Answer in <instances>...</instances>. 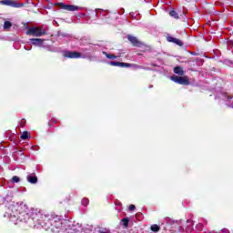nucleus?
Segmentation results:
<instances>
[{
    "mask_svg": "<svg viewBox=\"0 0 233 233\" xmlns=\"http://www.w3.org/2000/svg\"><path fill=\"white\" fill-rule=\"evenodd\" d=\"M46 31L42 27H31L27 30V35H35V37H41V35H45Z\"/></svg>",
    "mask_w": 233,
    "mask_h": 233,
    "instance_id": "f257e3e1",
    "label": "nucleus"
},
{
    "mask_svg": "<svg viewBox=\"0 0 233 233\" xmlns=\"http://www.w3.org/2000/svg\"><path fill=\"white\" fill-rule=\"evenodd\" d=\"M171 81H174V83H178V85H190V82L188 81V77L187 76H170Z\"/></svg>",
    "mask_w": 233,
    "mask_h": 233,
    "instance_id": "f03ea898",
    "label": "nucleus"
},
{
    "mask_svg": "<svg viewBox=\"0 0 233 233\" xmlns=\"http://www.w3.org/2000/svg\"><path fill=\"white\" fill-rule=\"evenodd\" d=\"M58 6H60V8H63V10H67L68 12H76V10H79V8L76 5H68L63 3L58 4Z\"/></svg>",
    "mask_w": 233,
    "mask_h": 233,
    "instance_id": "7ed1b4c3",
    "label": "nucleus"
},
{
    "mask_svg": "<svg viewBox=\"0 0 233 233\" xmlns=\"http://www.w3.org/2000/svg\"><path fill=\"white\" fill-rule=\"evenodd\" d=\"M0 5H5V6H14L15 8H19L22 5L15 4L12 0H1Z\"/></svg>",
    "mask_w": 233,
    "mask_h": 233,
    "instance_id": "20e7f679",
    "label": "nucleus"
},
{
    "mask_svg": "<svg viewBox=\"0 0 233 233\" xmlns=\"http://www.w3.org/2000/svg\"><path fill=\"white\" fill-rule=\"evenodd\" d=\"M65 57H69L70 59H77L79 57H81V54L77 53V52H66L64 54Z\"/></svg>",
    "mask_w": 233,
    "mask_h": 233,
    "instance_id": "39448f33",
    "label": "nucleus"
},
{
    "mask_svg": "<svg viewBox=\"0 0 233 233\" xmlns=\"http://www.w3.org/2000/svg\"><path fill=\"white\" fill-rule=\"evenodd\" d=\"M127 39L128 41H130V43H132V45H134V46H139V45H141V43L139 42V40H137L136 36L128 35Z\"/></svg>",
    "mask_w": 233,
    "mask_h": 233,
    "instance_id": "423d86ee",
    "label": "nucleus"
},
{
    "mask_svg": "<svg viewBox=\"0 0 233 233\" xmlns=\"http://www.w3.org/2000/svg\"><path fill=\"white\" fill-rule=\"evenodd\" d=\"M167 41L169 43H175V45H178V46H183V42L177 38L167 36Z\"/></svg>",
    "mask_w": 233,
    "mask_h": 233,
    "instance_id": "0eeeda50",
    "label": "nucleus"
},
{
    "mask_svg": "<svg viewBox=\"0 0 233 233\" xmlns=\"http://www.w3.org/2000/svg\"><path fill=\"white\" fill-rule=\"evenodd\" d=\"M167 41L169 43H175V45H178V46H183V42L177 38L167 36Z\"/></svg>",
    "mask_w": 233,
    "mask_h": 233,
    "instance_id": "6e6552de",
    "label": "nucleus"
},
{
    "mask_svg": "<svg viewBox=\"0 0 233 233\" xmlns=\"http://www.w3.org/2000/svg\"><path fill=\"white\" fill-rule=\"evenodd\" d=\"M32 45H35V46H41L43 45V39L41 38H33L31 39Z\"/></svg>",
    "mask_w": 233,
    "mask_h": 233,
    "instance_id": "1a4fd4ad",
    "label": "nucleus"
},
{
    "mask_svg": "<svg viewBox=\"0 0 233 233\" xmlns=\"http://www.w3.org/2000/svg\"><path fill=\"white\" fill-rule=\"evenodd\" d=\"M111 66H130V64L121 63V62H110Z\"/></svg>",
    "mask_w": 233,
    "mask_h": 233,
    "instance_id": "9d476101",
    "label": "nucleus"
},
{
    "mask_svg": "<svg viewBox=\"0 0 233 233\" xmlns=\"http://www.w3.org/2000/svg\"><path fill=\"white\" fill-rule=\"evenodd\" d=\"M27 181H29V183L35 184V183H37V177H35L34 175H29L27 177Z\"/></svg>",
    "mask_w": 233,
    "mask_h": 233,
    "instance_id": "9b49d317",
    "label": "nucleus"
},
{
    "mask_svg": "<svg viewBox=\"0 0 233 233\" xmlns=\"http://www.w3.org/2000/svg\"><path fill=\"white\" fill-rule=\"evenodd\" d=\"M174 72L175 74H177L178 76H183V74H185V72L183 71V68L177 66L174 68Z\"/></svg>",
    "mask_w": 233,
    "mask_h": 233,
    "instance_id": "f8f14e48",
    "label": "nucleus"
},
{
    "mask_svg": "<svg viewBox=\"0 0 233 233\" xmlns=\"http://www.w3.org/2000/svg\"><path fill=\"white\" fill-rule=\"evenodd\" d=\"M11 27H12L11 22H9V21L5 22V24H4L5 30H8V28H11Z\"/></svg>",
    "mask_w": 233,
    "mask_h": 233,
    "instance_id": "ddd939ff",
    "label": "nucleus"
},
{
    "mask_svg": "<svg viewBox=\"0 0 233 233\" xmlns=\"http://www.w3.org/2000/svg\"><path fill=\"white\" fill-rule=\"evenodd\" d=\"M103 54L107 57V59H116L117 56L114 55L107 54L106 52H103Z\"/></svg>",
    "mask_w": 233,
    "mask_h": 233,
    "instance_id": "4468645a",
    "label": "nucleus"
},
{
    "mask_svg": "<svg viewBox=\"0 0 233 233\" xmlns=\"http://www.w3.org/2000/svg\"><path fill=\"white\" fill-rule=\"evenodd\" d=\"M11 181H12V183H19V181H21V178H19V177H17V176H15V177H13Z\"/></svg>",
    "mask_w": 233,
    "mask_h": 233,
    "instance_id": "2eb2a0df",
    "label": "nucleus"
},
{
    "mask_svg": "<svg viewBox=\"0 0 233 233\" xmlns=\"http://www.w3.org/2000/svg\"><path fill=\"white\" fill-rule=\"evenodd\" d=\"M151 230L153 232H158L159 231V226H157V225L151 226Z\"/></svg>",
    "mask_w": 233,
    "mask_h": 233,
    "instance_id": "dca6fc26",
    "label": "nucleus"
},
{
    "mask_svg": "<svg viewBox=\"0 0 233 233\" xmlns=\"http://www.w3.org/2000/svg\"><path fill=\"white\" fill-rule=\"evenodd\" d=\"M169 15H171V17L177 19V13L176 11H174V10L170 11Z\"/></svg>",
    "mask_w": 233,
    "mask_h": 233,
    "instance_id": "f3484780",
    "label": "nucleus"
},
{
    "mask_svg": "<svg viewBox=\"0 0 233 233\" xmlns=\"http://www.w3.org/2000/svg\"><path fill=\"white\" fill-rule=\"evenodd\" d=\"M28 132L25 131L22 135H21V139H28Z\"/></svg>",
    "mask_w": 233,
    "mask_h": 233,
    "instance_id": "a211bd4d",
    "label": "nucleus"
},
{
    "mask_svg": "<svg viewBox=\"0 0 233 233\" xmlns=\"http://www.w3.org/2000/svg\"><path fill=\"white\" fill-rule=\"evenodd\" d=\"M129 221L130 220L128 218H127L122 219V223H123L124 227H128Z\"/></svg>",
    "mask_w": 233,
    "mask_h": 233,
    "instance_id": "6ab92c4d",
    "label": "nucleus"
},
{
    "mask_svg": "<svg viewBox=\"0 0 233 233\" xmlns=\"http://www.w3.org/2000/svg\"><path fill=\"white\" fill-rule=\"evenodd\" d=\"M82 205H84L85 207H86V205H88V198H83V199H82Z\"/></svg>",
    "mask_w": 233,
    "mask_h": 233,
    "instance_id": "aec40b11",
    "label": "nucleus"
},
{
    "mask_svg": "<svg viewBox=\"0 0 233 233\" xmlns=\"http://www.w3.org/2000/svg\"><path fill=\"white\" fill-rule=\"evenodd\" d=\"M99 233H110V230H108V229H101V230H99Z\"/></svg>",
    "mask_w": 233,
    "mask_h": 233,
    "instance_id": "412c9836",
    "label": "nucleus"
},
{
    "mask_svg": "<svg viewBox=\"0 0 233 233\" xmlns=\"http://www.w3.org/2000/svg\"><path fill=\"white\" fill-rule=\"evenodd\" d=\"M129 210H136V206L130 205L129 206Z\"/></svg>",
    "mask_w": 233,
    "mask_h": 233,
    "instance_id": "4be33fe9",
    "label": "nucleus"
},
{
    "mask_svg": "<svg viewBox=\"0 0 233 233\" xmlns=\"http://www.w3.org/2000/svg\"><path fill=\"white\" fill-rule=\"evenodd\" d=\"M223 232L228 233V229H224Z\"/></svg>",
    "mask_w": 233,
    "mask_h": 233,
    "instance_id": "5701e85b",
    "label": "nucleus"
},
{
    "mask_svg": "<svg viewBox=\"0 0 233 233\" xmlns=\"http://www.w3.org/2000/svg\"><path fill=\"white\" fill-rule=\"evenodd\" d=\"M25 124V121H22L21 125H24Z\"/></svg>",
    "mask_w": 233,
    "mask_h": 233,
    "instance_id": "b1692460",
    "label": "nucleus"
}]
</instances>
